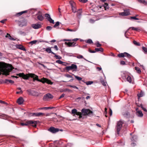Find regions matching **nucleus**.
Instances as JSON below:
<instances>
[{"label":"nucleus","instance_id":"obj_2","mask_svg":"<svg viewBox=\"0 0 147 147\" xmlns=\"http://www.w3.org/2000/svg\"><path fill=\"white\" fill-rule=\"evenodd\" d=\"M22 76L23 78L24 79L27 80L29 78H33V82L37 80V76L33 74L29 73L26 75L23 74Z\"/></svg>","mask_w":147,"mask_h":147},{"label":"nucleus","instance_id":"obj_22","mask_svg":"<svg viewBox=\"0 0 147 147\" xmlns=\"http://www.w3.org/2000/svg\"><path fill=\"white\" fill-rule=\"evenodd\" d=\"M27 22L26 21L24 20L20 24H19V25L20 27H23L26 25Z\"/></svg>","mask_w":147,"mask_h":147},{"label":"nucleus","instance_id":"obj_55","mask_svg":"<svg viewBox=\"0 0 147 147\" xmlns=\"http://www.w3.org/2000/svg\"><path fill=\"white\" fill-rule=\"evenodd\" d=\"M10 40H16L17 39V38H14L13 37H8Z\"/></svg>","mask_w":147,"mask_h":147},{"label":"nucleus","instance_id":"obj_57","mask_svg":"<svg viewBox=\"0 0 147 147\" xmlns=\"http://www.w3.org/2000/svg\"><path fill=\"white\" fill-rule=\"evenodd\" d=\"M109 114L110 116L112 115V110L111 109H109Z\"/></svg>","mask_w":147,"mask_h":147},{"label":"nucleus","instance_id":"obj_45","mask_svg":"<svg viewBox=\"0 0 147 147\" xmlns=\"http://www.w3.org/2000/svg\"><path fill=\"white\" fill-rule=\"evenodd\" d=\"M77 111V110L75 109H73L72 110L71 113L72 114H76Z\"/></svg>","mask_w":147,"mask_h":147},{"label":"nucleus","instance_id":"obj_36","mask_svg":"<svg viewBox=\"0 0 147 147\" xmlns=\"http://www.w3.org/2000/svg\"><path fill=\"white\" fill-rule=\"evenodd\" d=\"M138 1L140 3H142L144 4H147V2L145 0H138Z\"/></svg>","mask_w":147,"mask_h":147},{"label":"nucleus","instance_id":"obj_31","mask_svg":"<svg viewBox=\"0 0 147 147\" xmlns=\"http://www.w3.org/2000/svg\"><path fill=\"white\" fill-rule=\"evenodd\" d=\"M75 114L76 115H79V118H81L82 117V113H81L80 112L77 111Z\"/></svg>","mask_w":147,"mask_h":147},{"label":"nucleus","instance_id":"obj_21","mask_svg":"<svg viewBox=\"0 0 147 147\" xmlns=\"http://www.w3.org/2000/svg\"><path fill=\"white\" fill-rule=\"evenodd\" d=\"M17 48L19 49H21L23 51H25L26 50L25 49L24 47L21 45H17Z\"/></svg>","mask_w":147,"mask_h":147},{"label":"nucleus","instance_id":"obj_50","mask_svg":"<svg viewBox=\"0 0 147 147\" xmlns=\"http://www.w3.org/2000/svg\"><path fill=\"white\" fill-rule=\"evenodd\" d=\"M93 83L92 81H88L86 82V83L87 85H90Z\"/></svg>","mask_w":147,"mask_h":147},{"label":"nucleus","instance_id":"obj_5","mask_svg":"<svg viewBox=\"0 0 147 147\" xmlns=\"http://www.w3.org/2000/svg\"><path fill=\"white\" fill-rule=\"evenodd\" d=\"M66 69L68 71L70 70L76 71L77 69V66L76 65L72 64L71 66H67L66 67Z\"/></svg>","mask_w":147,"mask_h":147},{"label":"nucleus","instance_id":"obj_6","mask_svg":"<svg viewBox=\"0 0 147 147\" xmlns=\"http://www.w3.org/2000/svg\"><path fill=\"white\" fill-rule=\"evenodd\" d=\"M27 92L29 94L32 96H36L37 94L36 90L35 89L28 90Z\"/></svg>","mask_w":147,"mask_h":147},{"label":"nucleus","instance_id":"obj_12","mask_svg":"<svg viewBox=\"0 0 147 147\" xmlns=\"http://www.w3.org/2000/svg\"><path fill=\"white\" fill-rule=\"evenodd\" d=\"M48 130L53 133H55L58 132L59 131V129L53 127H51L48 129Z\"/></svg>","mask_w":147,"mask_h":147},{"label":"nucleus","instance_id":"obj_42","mask_svg":"<svg viewBox=\"0 0 147 147\" xmlns=\"http://www.w3.org/2000/svg\"><path fill=\"white\" fill-rule=\"evenodd\" d=\"M133 43L135 45H137V46H140V43L137 42L135 40H134L133 41Z\"/></svg>","mask_w":147,"mask_h":147},{"label":"nucleus","instance_id":"obj_40","mask_svg":"<svg viewBox=\"0 0 147 147\" xmlns=\"http://www.w3.org/2000/svg\"><path fill=\"white\" fill-rule=\"evenodd\" d=\"M48 53H51L52 51H51V48H47L45 50Z\"/></svg>","mask_w":147,"mask_h":147},{"label":"nucleus","instance_id":"obj_33","mask_svg":"<svg viewBox=\"0 0 147 147\" xmlns=\"http://www.w3.org/2000/svg\"><path fill=\"white\" fill-rule=\"evenodd\" d=\"M124 53H121L118 54V56L119 57H124Z\"/></svg>","mask_w":147,"mask_h":147},{"label":"nucleus","instance_id":"obj_19","mask_svg":"<svg viewBox=\"0 0 147 147\" xmlns=\"http://www.w3.org/2000/svg\"><path fill=\"white\" fill-rule=\"evenodd\" d=\"M38 12V15L44 14V11L43 9L40 8H37V13Z\"/></svg>","mask_w":147,"mask_h":147},{"label":"nucleus","instance_id":"obj_59","mask_svg":"<svg viewBox=\"0 0 147 147\" xmlns=\"http://www.w3.org/2000/svg\"><path fill=\"white\" fill-rule=\"evenodd\" d=\"M41 26V24L37 23V29L40 28Z\"/></svg>","mask_w":147,"mask_h":147},{"label":"nucleus","instance_id":"obj_10","mask_svg":"<svg viewBox=\"0 0 147 147\" xmlns=\"http://www.w3.org/2000/svg\"><path fill=\"white\" fill-rule=\"evenodd\" d=\"M37 81L42 82L43 83L46 82L48 84H51V80L46 78H43L41 79V80L39 79L38 78V76H37Z\"/></svg>","mask_w":147,"mask_h":147},{"label":"nucleus","instance_id":"obj_47","mask_svg":"<svg viewBox=\"0 0 147 147\" xmlns=\"http://www.w3.org/2000/svg\"><path fill=\"white\" fill-rule=\"evenodd\" d=\"M95 45L97 47H100L101 46V45L98 42H96L95 43Z\"/></svg>","mask_w":147,"mask_h":147},{"label":"nucleus","instance_id":"obj_34","mask_svg":"<svg viewBox=\"0 0 147 147\" xmlns=\"http://www.w3.org/2000/svg\"><path fill=\"white\" fill-rule=\"evenodd\" d=\"M143 51L145 53H147V48L144 47H142Z\"/></svg>","mask_w":147,"mask_h":147},{"label":"nucleus","instance_id":"obj_30","mask_svg":"<svg viewBox=\"0 0 147 147\" xmlns=\"http://www.w3.org/2000/svg\"><path fill=\"white\" fill-rule=\"evenodd\" d=\"M127 80L129 83H131L132 80L131 77L129 76H128L127 78Z\"/></svg>","mask_w":147,"mask_h":147},{"label":"nucleus","instance_id":"obj_7","mask_svg":"<svg viewBox=\"0 0 147 147\" xmlns=\"http://www.w3.org/2000/svg\"><path fill=\"white\" fill-rule=\"evenodd\" d=\"M69 3L71 6L72 12L74 13L76 12L77 9L75 7V3L74 2L72 1H70Z\"/></svg>","mask_w":147,"mask_h":147},{"label":"nucleus","instance_id":"obj_52","mask_svg":"<svg viewBox=\"0 0 147 147\" xmlns=\"http://www.w3.org/2000/svg\"><path fill=\"white\" fill-rule=\"evenodd\" d=\"M69 87H70L71 88H76V89H78V88L76 86H72V85H69Z\"/></svg>","mask_w":147,"mask_h":147},{"label":"nucleus","instance_id":"obj_38","mask_svg":"<svg viewBox=\"0 0 147 147\" xmlns=\"http://www.w3.org/2000/svg\"><path fill=\"white\" fill-rule=\"evenodd\" d=\"M75 78L78 81L82 80V78L76 76L74 75Z\"/></svg>","mask_w":147,"mask_h":147},{"label":"nucleus","instance_id":"obj_24","mask_svg":"<svg viewBox=\"0 0 147 147\" xmlns=\"http://www.w3.org/2000/svg\"><path fill=\"white\" fill-rule=\"evenodd\" d=\"M131 29L132 30L137 31H139L140 30H141L140 28L139 27L135 28L134 27H131L129 28V29Z\"/></svg>","mask_w":147,"mask_h":147},{"label":"nucleus","instance_id":"obj_26","mask_svg":"<svg viewBox=\"0 0 147 147\" xmlns=\"http://www.w3.org/2000/svg\"><path fill=\"white\" fill-rule=\"evenodd\" d=\"M78 59H84L85 61H88L89 62H90V61H88V60H87V59H85V58H84L83 57V56L81 55H78L77 57H76Z\"/></svg>","mask_w":147,"mask_h":147},{"label":"nucleus","instance_id":"obj_37","mask_svg":"<svg viewBox=\"0 0 147 147\" xmlns=\"http://www.w3.org/2000/svg\"><path fill=\"white\" fill-rule=\"evenodd\" d=\"M37 42V40H34L32 41L29 42V44H31V45H33L34 44H35Z\"/></svg>","mask_w":147,"mask_h":147},{"label":"nucleus","instance_id":"obj_29","mask_svg":"<svg viewBox=\"0 0 147 147\" xmlns=\"http://www.w3.org/2000/svg\"><path fill=\"white\" fill-rule=\"evenodd\" d=\"M102 7H104L105 8V10L109 8L108 4L107 3H105L104 5H103Z\"/></svg>","mask_w":147,"mask_h":147},{"label":"nucleus","instance_id":"obj_46","mask_svg":"<svg viewBox=\"0 0 147 147\" xmlns=\"http://www.w3.org/2000/svg\"><path fill=\"white\" fill-rule=\"evenodd\" d=\"M55 57L57 59H61L62 58L61 57L57 55H55Z\"/></svg>","mask_w":147,"mask_h":147},{"label":"nucleus","instance_id":"obj_25","mask_svg":"<svg viewBox=\"0 0 147 147\" xmlns=\"http://www.w3.org/2000/svg\"><path fill=\"white\" fill-rule=\"evenodd\" d=\"M137 137L136 136L134 135L131 138V140L132 142H136L137 140Z\"/></svg>","mask_w":147,"mask_h":147},{"label":"nucleus","instance_id":"obj_54","mask_svg":"<svg viewBox=\"0 0 147 147\" xmlns=\"http://www.w3.org/2000/svg\"><path fill=\"white\" fill-rule=\"evenodd\" d=\"M65 76L67 78H73V77L72 76H71L69 74H67Z\"/></svg>","mask_w":147,"mask_h":147},{"label":"nucleus","instance_id":"obj_11","mask_svg":"<svg viewBox=\"0 0 147 147\" xmlns=\"http://www.w3.org/2000/svg\"><path fill=\"white\" fill-rule=\"evenodd\" d=\"M130 14L129 9L124 10V12H123L119 13V16H127Z\"/></svg>","mask_w":147,"mask_h":147},{"label":"nucleus","instance_id":"obj_4","mask_svg":"<svg viewBox=\"0 0 147 147\" xmlns=\"http://www.w3.org/2000/svg\"><path fill=\"white\" fill-rule=\"evenodd\" d=\"M123 123V121H121V120L119 121L117 123L116 129H117V133L118 134H119L120 131L121 129L122 125Z\"/></svg>","mask_w":147,"mask_h":147},{"label":"nucleus","instance_id":"obj_43","mask_svg":"<svg viewBox=\"0 0 147 147\" xmlns=\"http://www.w3.org/2000/svg\"><path fill=\"white\" fill-rule=\"evenodd\" d=\"M56 62L59 64H62L64 62L60 60H58L56 61Z\"/></svg>","mask_w":147,"mask_h":147},{"label":"nucleus","instance_id":"obj_18","mask_svg":"<svg viewBox=\"0 0 147 147\" xmlns=\"http://www.w3.org/2000/svg\"><path fill=\"white\" fill-rule=\"evenodd\" d=\"M8 82L9 83H11L12 84H13L14 83V81L11 80H8L7 79H5L4 81H3V82H0V84L3 83H7V84H8V83H7V82Z\"/></svg>","mask_w":147,"mask_h":147},{"label":"nucleus","instance_id":"obj_23","mask_svg":"<svg viewBox=\"0 0 147 147\" xmlns=\"http://www.w3.org/2000/svg\"><path fill=\"white\" fill-rule=\"evenodd\" d=\"M27 12H28V10H26V11H22L20 12L17 13L16 14V15L17 16H21L23 13H27Z\"/></svg>","mask_w":147,"mask_h":147},{"label":"nucleus","instance_id":"obj_32","mask_svg":"<svg viewBox=\"0 0 147 147\" xmlns=\"http://www.w3.org/2000/svg\"><path fill=\"white\" fill-rule=\"evenodd\" d=\"M135 69L137 73L140 74L141 73V71L139 67H135Z\"/></svg>","mask_w":147,"mask_h":147},{"label":"nucleus","instance_id":"obj_3","mask_svg":"<svg viewBox=\"0 0 147 147\" xmlns=\"http://www.w3.org/2000/svg\"><path fill=\"white\" fill-rule=\"evenodd\" d=\"M21 125L22 126L31 125L34 127H36L37 125V121H33L32 120H29L27 121L25 123H21Z\"/></svg>","mask_w":147,"mask_h":147},{"label":"nucleus","instance_id":"obj_9","mask_svg":"<svg viewBox=\"0 0 147 147\" xmlns=\"http://www.w3.org/2000/svg\"><path fill=\"white\" fill-rule=\"evenodd\" d=\"M46 19L51 23L54 24V20L51 18L50 15L48 13H46L45 14Z\"/></svg>","mask_w":147,"mask_h":147},{"label":"nucleus","instance_id":"obj_53","mask_svg":"<svg viewBox=\"0 0 147 147\" xmlns=\"http://www.w3.org/2000/svg\"><path fill=\"white\" fill-rule=\"evenodd\" d=\"M18 33L20 34H23V35L25 36V35L26 34L24 32H22L21 31H19L18 32Z\"/></svg>","mask_w":147,"mask_h":147},{"label":"nucleus","instance_id":"obj_1","mask_svg":"<svg viewBox=\"0 0 147 147\" xmlns=\"http://www.w3.org/2000/svg\"><path fill=\"white\" fill-rule=\"evenodd\" d=\"M13 68L10 64L4 63H0V74H2L7 76L12 70Z\"/></svg>","mask_w":147,"mask_h":147},{"label":"nucleus","instance_id":"obj_27","mask_svg":"<svg viewBox=\"0 0 147 147\" xmlns=\"http://www.w3.org/2000/svg\"><path fill=\"white\" fill-rule=\"evenodd\" d=\"M124 57H126L127 58L130 59L131 57V56L130 55L126 52H124Z\"/></svg>","mask_w":147,"mask_h":147},{"label":"nucleus","instance_id":"obj_28","mask_svg":"<svg viewBox=\"0 0 147 147\" xmlns=\"http://www.w3.org/2000/svg\"><path fill=\"white\" fill-rule=\"evenodd\" d=\"M95 50L96 52H98L99 51H100L101 52H102L103 51V49L101 47L100 48H95Z\"/></svg>","mask_w":147,"mask_h":147},{"label":"nucleus","instance_id":"obj_56","mask_svg":"<svg viewBox=\"0 0 147 147\" xmlns=\"http://www.w3.org/2000/svg\"><path fill=\"white\" fill-rule=\"evenodd\" d=\"M131 19H133L135 20H138L139 19L136 18L135 16H133L131 17Z\"/></svg>","mask_w":147,"mask_h":147},{"label":"nucleus","instance_id":"obj_13","mask_svg":"<svg viewBox=\"0 0 147 147\" xmlns=\"http://www.w3.org/2000/svg\"><path fill=\"white\" fill-rule=\"evenodd\" d=\"M53 98V96L51 94L49 93H48L44 95L43 99L44 100H47L48 99L52 98Z\"/></svg>","mask_w":147,"mask_h":147},{"label":"nucleus","instance_id":"obj_61","mask_svg":"<svg viewBox=\"0 0 147 147\" xmlns=\"http://www.w3.org/2000/svg\"><path fill=\"white\" fill-rule=\"evenodd\" d=\"M136 143L134 142L133 143H132L131 144V146H132V147H134L135 146H136Z\"/></svg>","mask_w":147,"mask_h":147},{"label":"nucleus","instance_id":"obj_49","mask_svg":"<svg viewBox=\"0 0 147 147\" xmlns=\"http://www.w3.org/2000/svg\"><path fill=\"white\" fill-rule=\"evenodd\" d=\"M55 108V107H45V109H51L53 108Z\"/></svg>","mask_w":147,"mask_h":147},{"label":"nucleus","instance_id":"obj_8","mask_svg":"<svg viewBox=\"0 0 147 147\" xmlns=\"http://www.w3.org/2000/svg\"><path fill=\"white\" fill-rule=\"evenodd\" d=\"M79 40L78 38H76L71 40H68L70 41V42H69L67 43V45L69 47H74L75 46L76 43L72 41H76Z\"/></svg>","mask_w":147,"mask_h":147},{"label":"nucleus","instance_id":"obj_48","mask_svg":"<svg viewBox=\"0 0 147 147\" xmlns=\"http://www.w3.org/2000/svg\"><path fill=\"white\" fill-rule=\"evenodd\" d=\"M5 33V32H4V31L3 30H2L0 29V35L3 36V34L4 33Z\"/></svg>","mask_w":147,"mask_h":147},{"label":"nucleus","instance_id":"obj_44","mask_svg":"<svg viewBox=\"0 0 147 147\" xmlns=\"http://www.w3.org/2000/svg\"><path fill=\"white\" fill-rule=\"evenodd\" d=\"M52 28V27L49 26H48L46 27V30L48 31H50Z\"/></svg>","mask_w":147,"mask_h":147},{"label":"nucleus","instance_id":"obj_41","mask_svg":"<svg viewBox=\"0 0 147 147\" xmlns=\"http://www.w3.org/2000/svg\"><path fill=\"white\" fill-rule=\"evenodd\" d=\"M60 22H57L54 25V28H56L57 26H59V25Z\"/></svg>","mask_w":147,"mask_h":147},{"label":"nucleus","instance_id":"obj_15","mask_svg":"<svg viewBox=\"0 0 147 147\" xmlns=\"http://www.w3.org/2000/svg\"><path fill=\"white\" fill-rule=\"evenodd\" d=\"M24 101V100L22 97H20L18 99L17 101V103L19 105L22 104Z\"/></svg>","mask_w":147,"mask_h":147},{"label":"nucleus","instance_id":"obj_58","mask_svg":"<svg viewBox=\"0 0 147 147\" xmlns=\"http://www.w3.org/2000/svg\"><path fill=\"white\" fill-rule=\"evenodd\" d=\"M79 1L81 2L84 3H86L88 1V0H79Z\"/></svg>","mask_w":147,"mask_h":147},{"label":"nucleus","instance_id":"obj_63","mask_svg":"<svg viewBox=\"0 0 147 147\" xmlns=\"http://www.w3.org/2000/svg\"><path fill=\"white\" fill-rule=\"evenodd\" d=\"M89 22L90 23H93L95 22V21L91 19H90Z\"/></svg>","mask_w":147,"mask_h":147},{"label":"nucleus","instance_id":"obj_64","mask_svg":"<svg viewBox=\"0 0 147 147\" xmlns=\"http://www.w3.org/2000/svg\"><path fill=\"white\" fill-rule=\"evenodd\" d=\"M7 20L6 19H4V20H2L1 21H0V22L2 23H4Z\"/></svg>","mask_w":147,"mask_h":147},{"label":"nucleus","instance_id":"obj_16","mask_svg":"<svg viewBox=\"0 0 147 147\" xmlns=\"http://www.w3.org/2000/svg\"><path fill=\"white\" fill-rule=\"evenodd\" d=\"M77 16L79 19H80L82 16V9H78L77 11Z\"/></svg>","mask_w":147,"mask_h":147},{"label":"nucleus","instance_id":"obj_62","mask_svg":"<svg viewBox=\"0 0 147 147\" xmlns=\"http://www.w3.org/2000/svg\"><path fill=\"white\" fill-rule=\"evenodd\" d=\"M88 51L90 53H95L96 52L95 51L91 50L90 49H89Z\"/></svg>","mask_w":147,"mask_h":147},{"label":"nucleus","instance_id":"obj_17","mask_svg":"<svg viewBox=\"0 0 147 147\" xmlns=\"http://www.w3.org/2000/svg\"><path fill=\"white\" fill-rule=\"evenodd\" d=\"M44 14H38V13H37V20H38L40 21H42L44 19Z\"/></svg>","mask_w":147,"mask_h":147},{"label":"nucleus","instance_id":"obj_20","mask_svg":"<svg viewBox=\"0 0 147 147\" xmlns=\"http://www.w3.org/2000/svg\"><path fill=\"white\" fill-rule=\"evenodd\" d=\"M136 115L140 117H142L143 116V114L141 111H137L136 112Z\"/></svg>","mask_w":147,"mask_h":147},{"label":"nucleus","instance_id":"obj_35","mask_svg":"<svg viewBox=\"0 0 147 147\" xmlns=\"http://www.w3.org/2000/svg\"><path fill=\"white\" fill-rule=\"evenodd\" d=\"M85 42L87 43L88 44H92L93 43L91 39H89L88 40H86Z\"/></svg>","mask_w":147,"mask_h":147},{"label":"nucleus","instance_id":"obj_14","mask_svg":"<svg viewBox=\"0 0 147 147\" xmlns=\"http://www.w3.org/2000/svg\"><path fill=\"white\" fill-rule=\"evenodd\" d=\"M81 111L82 115H86L89 113L90 112H91V113H92L91 111H90L88 109H82Z\"/></svg>","mask_w":147,"mask_h":147},{"label":"nucleus","instance_id":"obj_39","mask_svg":"<svg viewBox=\"0 0 147 147\" xmlns=\"http://www.w3.org/2000/svg\"><path fill=\"white\" fill-rule=\"evenodd\" d=\"M45 114L42 113H37V116H45Z\"/></svg>","mask_w":147,"mask_h":147},{"label":"nucleus","instance_id":"obj_60","mask_svg":"<svg viewBox=\"0 0 147 147\" xmlns=\"http://www.w3.org/2000/svg\"><path fill=\"white\" fill-rule=\"evenodd\" d=\"M120 64L122 65H125V63L124 61H122L120 62Z\"/></svg>","mask_w":147,"mask_h":147},{"label":"nucleus","instance_id":"obj_51","mask_svg":"<svg viewBox=\"0 0 147 147\" xmlns=\"http://www.w3.org/2000/svg\"><path fill=\"white\" fill-rule=\"evenodd\" d=\"M32 28L35 29H37V24H33L32 25Z\"/></svg>","mask_w":147,"mask_h":147}]
</instances>
